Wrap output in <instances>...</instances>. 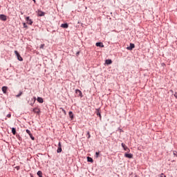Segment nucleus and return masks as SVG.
I'll use <instances>...</instances> for the list:
<instances>
[{
  "label": "nucleus",
  "mask_w": 177,
  "mask_h": 177,
  "mask_svg": "<svg viewBox=\"0 0 177 177\" xmlns=\"http://www.w3.org/2000/svg\"><path fill=\"white\" fill-rule=\"evenodd\" d=\"M15 53L17 57V59L19 61V62H23V57H21V56L20 55V54L19 53V52H17V50H15Z\"/></svg>",
  "instance_id": "obj_1"
},
{
  "label": "nucleus",
  "mask_w": 177,
  "mask_h": 177,
  "mask_svg": "<svg viewBox=\"0 0 177 177\" xmlns=\"http://www.w3.org/2000/svg\"><path fill=\"white\" fill-rule=\"evenodd\" d=\"M26 133H28L30 136V138L32 139V140H35V138L32 136V134L31 133V131L28 129H26Z\"/></svg>",
  "instance_id": "obj_2"
},
{
  "label": "nucleus",
  "mask_w": 177,
  "mask_h": 177,
  "mask_svg": "<svg viewBox=\"0 0 177 177\" xmlns=\"http://www.w3.org/2000/svg\"><path fill=\"white\" fill-rule=\"evenodd\" d=\"M26 20L27 21V24H30V26H32V20L30 19V17H27L26 18Z\"/></svg>",
  "instance_id": "obj_3"
},
{
  "label": "nucleus",
  "mask_w": 177,
  "mask_h": 177,
  "mask_svg": "<svg viewBox=\"0 0 177 177\" xmlns=\"http://www.w3.org/2000/svg\"><path fill=\"white\" fill-rule=\"evenodd\" d=\"M57 153H62V143L60 142L58 143V149L57 150Z\"/></svg>",
  "instance_id": "obj_4"
},
{
  "label": "nucleus",
  "mask_w": 177,
  "mask_h": 177,
  "mask_svg": "<svg viewBox=\"0 0 177 177\" xmlns=\"http://www.w3.org/2000/svg\"><path fill=\"white\" fill-rule=\"evenodd\" d=\"M134 48H135V44L131 43V44H130V46L127 47V49L128 50H132V49H133Z\"/></svg>",
  "instance_id": "obj_5"
},
{
  "label": "nucleus",
  "mask_w": 177,
  "mask_h": 177,
  "mask_svg": "<svg viewBox=\"0 0 177 177\" xmlns=\"http://www.w3.org/2000/svg\"><path fill=\"white\" fill-rule=\"evenodd\" d=\"M95 46H99L100 48H104V45L102 42H97Z\"/></svg>",
  "instance_id": "obj_6"
},
{
  "label": "nucleus",
  "mask_w": 177,
  "mask_h": 177,
  "mask_svg": "<svg viewBox=\"0 0 177 177\" xmlns=\"http://www.w3.org/2000/svg\"><path fill=\"white\" fill-rule=\"evenodd\" d=\"M124 157L127 158H133V155L132 153H125Z\"/></svg>",
  "instance_id": "obj_7"
},
{
  "label": "nucleus",
  "mask_w": 177,
  "mask_h": 177,
  "mask_svg": "<svg viewBox=\"0 0 177 177\" xmlns=\"http://www.w3.org/2000/svg\"><path fill=\"white\" fill-rule=\"evenodd\" d=\"M0 19L3 21H6V15H0Z\"/></svg>",
  "instance_id": "obj_8"
},
{
  "label": "nucleus",
  "mask_w": 177,
  "mask_h": 177,
  "mask_svg": "<svg viewBox=\"0 0 177 177\" xmlns=\"http://www.w3.org/2000/svg\"><path fill=\"white\" fill-rule=\"evenodd\" d=\"M32 111H33V113H35L36 114H39L41 111L38 108H35L32 109Z\"/></svg>",
  "instance_id": "obj_9"
},
{
  "label": "nucleus",
  "mask_w": 177,
  "mask_h": 177,
  "mask_svg": "<svg viewBox=\"0 0 177 177\" xmlns=\"http://www.w3.org/2000/svg\"><path fill=\"white\" fill-rule=\"evenodd\" d=\"M37 15L39 17L45 16V13L41 10L37 11Z\"/></svg>",
  "instance_id": "obj_10"
},
{
  "label": "nucleus",
  "mask_w": 177,
  "mask_h": 177,
  "mask_svg": "<svg viewBox=\"0 0 177 177\" xmlns=\"http://www.w3.org/2000/svg\"><path fill=\"white\" fill-rule=\"evenodd\" d=\"M37 100L39 103H44V99H42L41 97H38Z\"/></svg>",
  "instance_id": "obj_11"
},
{
  "label": "nucleus",
  "mask_w": 177,
  "mask_h": 177,
  "mask_svg": "<svg viewBox=\"0 0 177 177\" xmlns=\"http://www.w3.org/2000/svg\"><path fill=\"white\" fill-rule=\"evenodd\" d=\"M61 27H62V28H68V24H62L61 25Z\"/></svg>",
  "instance_id": "obj_12"
},
{
  "label": "nucleus",
  "mask_w": 177,
  "mask_h": 177,
  "mask_svg": "<svg viewBox=\"0 0 177 177\" xmlns=\"http://www.w3.org/2000/svg\"><path fill=\"white\" fill-rule=\"evenodd\" d=\"M68 115H69L70 118H71V120H73V118H74V114H73V111H69Z\"/></svg>",
  "instance_id": "obj_13"
},
{
  "label": "nucleus",
  "mask_w": 177,
  "mask_h": 177,
  "mask_svg": "<svg viewBox=\"0 0 177 177\" xmlns=\"http://www.w3.org/2000/svg\"><path fill=\"white\" fill-rule=\"evenodd\" d=\"M8 91V87L6 86H3L2 87V91L3 93H6V91Z\"/></svg>",
  "instance_id": "obj_14"
},
{
  "label": "nucleus",
  "mask_w": 177,
  "mask_h": 177,
  "mask_svg": "<svg viewBox=\"0 0 177 177\" xmlns=\"http://www.w3.org/2000/svg\"><path fill=\"white\" fill-rule=\"evenodd\" d=\"M37 100V98L35 97H33V98H32V102H31L30 103V106H33L34 105V103H35V101Z\"/></svg>",
  "instance_id": "obj_15"
},
{
  "label": "nucleus",
  "mask_w": 177,
  "mask_h": 177,
  "mask_svg": "<svg viewBox=\"0 0 177 177\" xmlns=\"http://www.w3.org/2000/svg\"><path fill=\"white\" fill-rule=\"evenodd\" d=\"M76 93L77 95H79V96H81V95H82V92L81 91H80L79 89L76 90Z\"/></svg>",
  "instance_id": "obj_16"
},
{
  "label": "nucleus",
  "mask_w": 177,
  "mask_h": 177,
  "mask_svg": "<svg viewBox=\"0 0 177 177\" xmlns=\"http://www.w3.org/2000/svg\"><path fill=\"white\" fill-rule=\"evenodd\" d=\"M87 161L88 162H93V159H92L91 157H87Z\"/></svg>",
  "instance_id": "obj_17"
},
{
  "label": "nucleus",
  "mask_w": 177,
  "mask_h": 177,
  "mask_svg": "<svg viewBox=\"0 0 177 177\" xmlns=\"http://www.w3.org/2000/svg\"><path fill=\"white\" fill-rule=\"evenodd\" d=\"M106 64H111V63H113V61H111V59H106Z\"/></svg>",
  "instance_id": "obj_18"
},
{
  "label": "nucleus",
  "mask_w": 177,
  "mask_h": 177,
  "mask_svg": "<svg viewBox=\"0 0 177 177\" xmlns=\"http://www.w3.org/2000/svg\"><path fill=\"white\" fill-rule=\"evenodd\" d=\"M12 135H16V129L12 128Z\"/></svg>",
  "instance_id": "obj_19"
},
{
  "label": "nucleus",
  "mask_w": 177,
  "mask_h": 177,
  "mask_svg": "<svg viewBox=\"0 0 177 177\" xmlns=\"http://www.w3.org/2000/svg\"><path fill=\"white\" fill-rule=\"evenodd\" d=\"M37 175H38V176H39V177H42V171H37Z\"/></svg>",
  "instance_id": "obj_20"
},
{
  "label": "nucleus",
  "mask_w": 177,
  "mask_h": 177,
  "mask_svg": "<svg viewBox=\"0 0 177 177\" xmlns=\"http://www.w3.org/2000/svg\"><path fill=\"white\" fill-rule=\"evenodd\" d=\"M23 95V91H20L19 93L17 95V97H20Z\"/></svg>",
  "instance_id": "obj_21"
},
{
  "label": "nucleus",
  "mask_w": 177,
  "mask_h": 177,
  "mask_svg": "<svg viewBox=\"0 0 177 177\" xmlns=\"http://www.w3.org/2000/svg\"><path fill=\"white\" fill-rule=\"evenodd\" d=\"M60 110H62V111H63L64 115H66V110H64L63 108H60Z\"/></svg>",
  "instance_id": "obj_22"
},
{
  "label": "nucleus",
  "mask_w": 177,
  "mask_h": 177,
  "mask_svg": "<svg viewBox=\"0 0 177 177\" xmlns=\"http://www.w3.org/2000/svg\"><path fill=\"white\" fill-rule=\"evenodd\" d=\"M95 154H96V156H95L96 158H98L99 154H100V152H96Z\"/></svg>",
  "instance_id": "obj_23"
},
{
  "label": "nucleus",
  "mask_w": 177,
  "mask_h": 177,
  "mask_svg": "<svg viewBox=\"0 0 177 177\" xmlns=\"http://www.w3.org/2000/svg\"><path fill=\"white\" fill-rule=\"evenodd\" d=\"M44 48H45V44H41L40 49H44Z\"/></svg>",
  "instance_id": "obj_24"
},
{
  "label": "nucleus",
  "mask_w": 177,
  "mask_h": 177,
  "mask_svg": "<svg viewBox=\"0 0 177 177\" xmlns=\"http://www.w3.org/2000/svg\"><path fill=\"white\" fill-rule=\"evenodd\" d=\"M123 149H124V150H125V151H129V149H128V147H126Z\"/></svg>",
  "instance_id": "obj_25"
},
{
  "label": "nucleus",
  "mask_w": 177,
  "mask_h": 177,
  "mask_svg": "<svg viewBox=\"0 0 177 177\" xmlns=\"http://www.w3.org/2000/svg\"><path fill=\"white\" fill-rule=\"evenodd\" d=\"M97 115H98L100 118H102V115H100V112H98L97 113Z\"/></svg>",
  "instance_id": "obj_26"
},
{
  "label": "nucleus",
  "mask_w": 177,
  "mask_h": 177,
  "mask_svg": "<svg viewBox=\"0 0 177 177\" xmlns=\"http://www.w3.org/2000/svg\"><path fill=\"white\" fill-rule=\"evenodd\" d=\"M173 154H174V156H176V157H177V151H174L173 152Z\"/></svg>",
  "instance_id": "obj_27"
},
{
  "label": "nucleus",
  "mask_w": 177,
  "mask_h": 177,
  "mask_svg": "<svg viewBox=\"0 0 177 177\" xmlns=\"http://www.w3.org/2000/svg\"><path fill=\"white\" fill-rule=\"evenodd\" d=\"M7 117H8V118H10V117H12V115L10 113H9L7 115Z\"/></svg>",
  "instance_id": "obj_28"
},
{
  "label": "nucleus",
  "mask_w": 177,
  "mask_h": 177,
  "mask_svg": "<svg viewBox=\"0 0 177 177\" xmlns=\"http://www.w3.org/2000/svg\"><path fill=\"white\" fill-rule=\"evenodd\" d=\"M122 147H123V149H124V147H126L125 144L122 143Z\"/></svg>",
  "instance_id": "obj_29"
},
{
  "label": "nucleus",
  "mask_w": 177,
  "mask_h": 177,
  "mask_svg": "<svg viewBox=\"0 0 177 177\" xmlns=\"http://www.w3.org/2000/svg\"><path fill=\"white\" fill-rule=\"evenodd\" d=\"M174 95L176 97V99H177V93H175Z\"/></svg>",
  "instance_id": "obj_30"
},
{
  "label": "nucleus",
  "mask_w": 177,
  "mask_h": 177,
  "mask_svg": "<svg viewBox=\"0 0 177 177\" xmlns=\"http://www.w3.org/2000/svg\"><path fill=\"white\" fill-rule=\"evenodd\" d=\"M160 177H167V176H165V175H164V174H162Z\"/></svg>",
  "instance_id": "obj_31"
},
{
  "label": "nucleus",
  "mask_w": 177,
  "mask_h": 177,
  "mask_svg": "<svg viewBox=\"0 0 177 177\" xmlns=\"http://www.w3.org/2000/svg\"><path fill=\"white\" fill-rule=\"evenodd\" d=\"M24 27L27 28V25L25 23L24 24Z\"/></svg>",
  "instance_id": "obj_32"
},
{
  "label": "nucleus",
  "mask_w": 177,
  "mask_h": 177,
  "mask_svg": "<svg viewBox=\"0 0 177 177\" xmlns=\"http://www.w3.org/2000/svg\"><path fill=\"white\" fill-rule=\"evenodd\" d=\"M88 138H91V134H89V132H88Z\"/></svg>",
  "instance_id": "obj_33"
},
{
  "label": "nucleus",
  "mask_w": 177,
  "mask_h": 177,
  "mask_svg": "<svg viewBox=\"0 0 177 177\" xmlns=\"http://www.w3.org/2000/svg\"><path fill=\"white\" fill-rule=\"evenodd\" d=\"M33 2H35V3L36 1H35V0H33Z\"/></svg>",
  "instance_id": "obj_34"
},
{
  "label": "nucleus",
  "mask_w": 177,
  "mask_h": 177,
  "mask_svg": "<svg viewBox=\"0 0 177 177\" xmlns=\"http://www.w3.org/2000/svg\"><path fill=\"white\" fill-rule=\"evenodd\" d=\"M21 15H23V12H21Z\"/></svg>",
  "instance_id": "obj_35"
}]
</instances>
